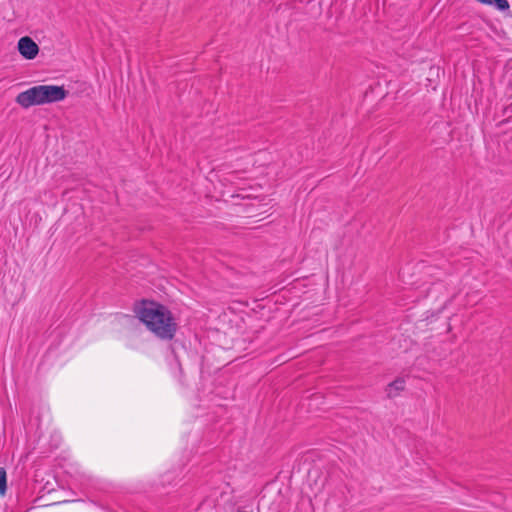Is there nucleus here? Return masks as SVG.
Segmentation results:
<instances>
[{"mask_svg": "<svg viewBox=\"0 0 512 512\" xmlns=\"http://www.w3.org/2000/svg\"><path fill=\"white\" fill-rule=\"evenodd\" d=\"M139 320L157 338L171 341L178 330V324L169 308L153 300H142L136 310Z\"/></svg>", "mask_w": 512, "mask_h": 512, "instance_id": "nucleus-1", "label": "nucleus"}, {"mask_svg": "<svg viewBox=\"0 0 512 512\" xmlns=\"http://www.w3.org/2000/svg\"><path fill=\"white\" fill-rule=\"evenodd\" d=\"M405 389V380L404 378L398 377L394 381L390 382L387 385V396L389 398H393L396 396V394L392 393V390H395L396 392L403 391Z\"/></svg>", "mask_w": 512, "mask_h": 512, "instance_id": "nucleus-4", "label": "nucleus"}, {"mask_svg": "<svg viewBox=\"0 0 512 512\" xmlns=\"http://www.w3.org/2000/svg\"><path fill=\"white\" fill-rule=\"evenodd\" d=\"M7 490V475L4 468L0 467V494L3 496Z\"/></svg>", "mask_w": 512, "mask_h": 512, "instance_id": "nucleus-5", "label": "nucleus"}, {"mask_svg": "<svg viewBox=\"0 0 512 512\" xmlns=\"http://www.w3.org/2000/svg\"><path fill=\"white\" fill-rule=\"evenodd\" d=\"M18 51L27 60H33L39 53V46L29 36L21 37L17 44Z\"/></svg>", "mask_w": 512, "mask_h": 512, "instance_id": "nucleus-3", "label": "nucleus"}, {"mask_svg": "<svg viewBox=\"0 0 512 512\" xmlns=\"http://www.w3.org/2000/svg\"><path fill=\"white\" fill-rule=\"evenodd\" d=\"M503 115L506 116V118L501 122V124H509L512 129V103L504 108Z\"/></svg>", "mask_w": 512, "mask_h": 512, "instance_id": "nucleus-6", "label": "nucleus"}, {"mask_svg": "<svg viewBox=\"0 0 512 512\" xmlns=\"http://www.w3.org/2000/svg\"><path fill=\"white\" fill-rule=\"evenodd\" d=\"M69 91L64 86L58 85H37L33 86L16 97V103L23 108L56 103L64 100Z\"/></svg>", "mask_w": 512, "mask_h": 512, "instance_id": "nucleus-2", "label": "nucleus"}]
</instances>
